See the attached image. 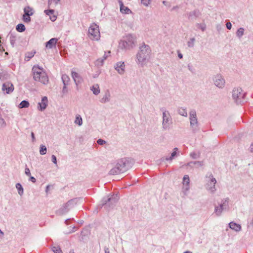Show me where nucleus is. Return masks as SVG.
<instances>
[{"mask_svg":"<svg viewBox=\"0 0 253 253\" xmlns=\"http://www.w3.org/2000/svg\"><path fill=\"white\" fill-rule=\"evenodd\" d=\"M151 56V47L149 45L143 43L139 47V50L136 54L135 61L139 66L143 67L150 62Z\"/></svg>","mask_w":253,"mask_h":253,"instance_id":"nucleus-1","label":"nucleus"},{"mask_svg":"<svg viewBox=\"0 0 253 253\" xmlns=\"http://www.w3.org/2000/svg\"><path fill=\"white\" fill-rule=\"evenodd\" d=\"M132 163L128 158H124L119 159L115 166L109 171L111 175H117L125 172L131 168Z\"/></svg>","mask_w":253,"mask_h":253,"instance_id":"nucleus-2","label":"nucleus"},{"mask_svg":"<svg viewBox=\"0 0 253 253\" xmlns=\"http://www.w3.org/2000/svg\"><path fill=\"white\" fill-rule=\"evenodd\" d=\"M33 79L35 81L39 82L43 84H47L49 82L48 77L42 68L35 65L32 68Z\"/></svg>","mask_w":253,"mask_h":253,"instance_id":"nucleus-3","label":"nucleus"},{"mask_svg":"<svg viewBox=\"0 0 253 253\" xmlns=\"http://www.w3.org/2000/svg\"><path fill=\"white\" fill-rule=\"evenodd\" d=\"M162 112V128L164 130H169L172 123V118L169 112L165 108L161 109Z\"/></svg>","mask_w":253,"mask_h":253,"instance_id":"nucleus-4","label":"nucleus"},{"mask_svg":"<svg viewBox=\"0 0 253 253\" xmlns=\"http://www.w3.org/2000/svg\"><path fill=\"white\" fill-rule=\"evenodd\" d=\"M78 201L79 199L77 198L69 200L56 211V214L58 215H62L66 214L77 204Z\"/></svg>","mask_w":253,"mask_h":253,"instance_id":"nucleus-5","label":"nucleus"},{"mask_svg":"<svg viewBox=\"0 0 253 253\" xmlns=\"http://www.w3.org/2000/svg\"><path fill=\"white\" fill-rule=\"evenodd\" d=\"M135 39L131 35H127L123 40L120 41L119 47L122 49H129L134 45Z\"/></svg>","mask_w":253,"mask_h":253,"instance_id":"nucleus-6","label":"nucleus"},{"mask_svg":"<svg viewBox=\"0 0 253 253\" xmlns=\"http://www.w3.org/2000/svg\"><path fill=\"white\" fill-rule=\"evenodd\" d=\"M206 189L211 194H213L216 191L215 185L216 183V180L213 177L211 173H208L206 176Z\"/></svg>","mask_w":253,"mask_h":253,"instance_id":"nucleus-7","label":"nucleus"},{"mask_svg":"<svg viewBox=\"0 0 253 253\" xmlns=\"http://www.w3.org/2000/svg\"><path fill=\"white\" fill-rule=\"evenodd\" d=\"M229 199L224 198L221 200L220 203L217 206H215L214 213L216 216H219L223 211L229 209Z\"/></svg>","mask_w":253,"mask_h":253,"instance_id":"nucleus-8","label":"nucleus"},{"mask_svg":"<svg viewBox=\"0 0 253 253\" xmlns=\"http://www.w3.org/2000/svg\"><path fill=\"white\" fill-rule=\"evenodd\" d=\"M119 199V197L117 194L113 195L107 198H104L102 202V205L104 206L105 209L109 210L114 207Z\"/></svg>","mask_w":253,"mask_h":253,"instance_id":"nucleus-9","label":"nucleus"},{"mask_svg":"<svg viewBox=\"0 0 253 253\" xmlns=\"http://www.w3.org/2000/svg\"><path fill=\"white\" fill-rule=\"evenodd\" d=\"M245 95V93L240 87L234 88L232 92V98L237 104L243 102Z\"/></svg>","mask_w":253,"mask_h":253,"instance_id":"nucleus-10","label":"nucleus"},{"mask_svg":"<svg viewBox=\"0 0 253 253\" xmlns=\"http://www.w3.org/2000/svg\"><path fill=\"white\" fill-rule=\"evenodd\" d=\"M88 36L91 40H99L100 34L98 26L95 23L92 24L88 29Z\"/></svg>","mask_w":253,"mask_h":253,"instance_id":"nucleus-11","label":"nucleus"},{"mask_svg":"<svg viewBox=\"0 0 253 253\" xmlns=\"http://www.w3.org/2000/svg\"><path fill=\"white\" fill-rule=\"evenodd\" d=\"M189 121L191 128L193 131H196L199 129V122L196 114V111L192 109L189 112Z\"/></svg>","mask_w":253,"mask_h":253,"instance_id":"nucleus-12","label":"nucleus"},{"mask_svg":"<svg viewBox=\"0 0 253 253\" xmlns=\"http://www.w3.org/2000/svg\"><path fill=\"white\" fill-rule=\"evenodd\" d=\"M214 85L219 88H223L225 85V81L221 75L217 74L213 77Z\"/></svg>","mask_w":253,"mask_h":253,"instance_id":"nucleus-13","label":"nucleus"},{"mask_svg":"<svg viewBox=\"0 0 253 253\" xmlns=\"http://www.w3.org/2000/svg\"><path fill=\"white\" fill-rule=\"evenodd\" d=\"M24 14L23 15L22 19L25 23H29L31 21L30 16L34 14V11L33 8L27 6L24 8Z\"/></svg>","mask_w":253,"mask_h":253,"instance_id":"nucleus-14","label":"nucleus"},{"mask_svg":"<svg viewBox=\"0 0 253 253\" xmlns=\"http://www.w3.org/2000/svg\"><path fill=\"white\" fill-rule=\"evenodd\" d=\"M13 90L14 86L12 83L7 82L3 84L2 90L4 93L9 94L11 93Z\"/></svg>","mask_w":253,"mask_h":253,"instance_id":"nucleus-15","label":"nucleus"},{"mask_svg":"<svg viewBox=\"0 0 253 253\" xmlns=\"http://www.w3.org/2000/svg\"><path fill=\"white\" fill-rule=\"evenodd\" d=\"M115 70L120 75H123L125 71V65L124 62H118L114 66Z\"/></svg>","mask_w":253,"mask_h":253,"instance_id":"nucleus-16","label":"nucleus"},{"mask_svg":"<svg viewBox=\"0 0 253 253\" xmlns=\"http://www.w3.org/2000/svg\"><path fill=\"white\" fill-rule=\"evenodd\" d=\"M48 105V99L46 96L42 98L41 102L38 103V108L39 110L42 111L44 110Z\"/></svg>","mask_w":253,"mask_h":253,"instance_id":"nucleus-17","label":"nucleus"},{"mask_svg":"<svg viewBox=\"0 0 253 253\" xmlns=\"http://www.w3.org/2000/svg\"><path fill=\"white\" fill-rule=\"evenodd\" d=\"M111 94L109 90H107L100 100L101 103H106L110 101Z\"/></svg>","mask_w":253,"mask_h":253,"instance_id":"nucleus-18","label":"nucleus"},{"mask_svg":"<svg viewBox=\"0 0 253 253\" xmlns=\"http://www.w3.org/2000/svg\"><path fill=\"white\" fill-rule=\"evenodd\" d=\"M71 75L77 85H78L79 84L81 83L82 78L77 73L74 71H72Z\"/></svg>","mask_w":253,"mask_h":253,"instance_id":"nucleus-19","label":"nucleus"},{"mask_svg":"<svg viewBox=\"0 0 253 253\" xmlns=\"http://www.w3.org/2000/svg\"><path fill=\"white\" fill-rule=\"evenodd\" d=\"M58 41V39L56 38H52L47 42H46V47L49 48H52L53 46H55Z\"/></svg>","mask_w":253,"mask_h":253,"instance_id":"nucleus-20","label":"nucleus"},{"mask_svg":"<svg viewBox=\"0 0 253 253\" xmlns=\"http://www.w3.org/2000/svg\"><path fill=\"white\" fill-rule=\"evenodd\" d=\"M229 225V227L231 229L235 231L236 232H239L241 230V226L240 224L235 223L234 222H230Z\"/></svg>","mask_w":253,"mask_h":253,"instance_id":"nucleus-21","label":"nucleus"},{"mask_svg":"<svg viewBox=\"0 0 253 253\" xmlns=\"http://www.w3.org/2000/svg\"><path fill=\"white\" fill-rule=\"evenodd\" d=\"M44 13L49 16L50 19L52 21H54L56 19V16L54 15V11L53 9L45 10Z\"/></svg>","mask_w":253,"mask_h":253,"instance_id":"nucleus-22","label":"nucleus"},{"mask_svg":"<svg viewBox=\"0 0 253 253\" xmlns=\"http://www.w3.org/2000/svg\"><path fill=\"white\" fill-rule=\"evenodd\" d=\"M90 90L93 92L95 95H98L100 92L99 86L98 84H95L90 87Z\"/></svg>","mask_w":253,"mask_h":253,"instance_id":"nucleus-23","label":"nucleus"},{"mask_svg":"<svg viewBox=\"0 0 253 253\" xmlns=\"http://www.w3.org/2000/svg\"><path fill=\"white\" fill-rule=\"evenodd\" d=\"M245 34V29L244 28L241 27L236 31V35L237 37L240 39Z\"/></svg>","mask_w":253,"mask_h":253,"instance_id":"nucleus-24","label":"nucleus"},{"mask_svg":"<svg viewBox=\"0 0 253 253\" xmlns=\"http://www.w3.org/2000/svg\"><path fill=\"white\" fill-rule=\"evenodd\" d=\"M75 124L76 125H79V126H81L83 124V120L82 118L80 115H77L76 116V119L74 122Z\"/></svg>","mask_w":253,"mask_h":253,"instance_id":"nucleus-25","label":"nucleus"},{"mask_svg":"<svg viewBox=\"0 0 253 253\" xmlns=\"http://www.w3.org/2000/svg\"><path fill=\"white\" fill-rule=\"evenodd\" d=\"M178 113L183 117H186L187 116V112L186 108H180L178 110Z\"/></svg>","mask_w":253,"mask_h":253,"instance_id":"nucleus-26","label":"nucleus"},{"mask_svg":"<svg viewBox=\"0 0 253 253\" xmlns=\"http://www.w3.org/2000/svg\"><path fill=\"white\" fill-rule=\"evenodd\" d=\"M173 152L171 153V156L169 157H166L165 160L167 161H171L173 159L174 157L176 155V151L178 150L177 148H174Z\"/></svg>","mask_w":253,"mask_h":253,"instance_id":"nucleus-27","label":"nucleus"},{"mask_svg":"<svg viewBox=\"0 0 253 253\" xmlns=\"http://www.w3.org/2000/svg\"><path fill=\"white\" fill-rule=\"evenodd\" d=\"M62 80L64 85H67L70 81V78L68 75L64 74L62 76Z\"/></svg>","mask_w":253,"mask_h":253,"instance_id":"nucleus-28","label":"nucleus"},{"mask_svg":"<svg viewBox=\"0 0 253 253\" xmlns=\"http://www.w3.org/2000/svg\"><path fill=\"white\" fill-rule=\"evenodd\" d=\"M189 189H190V185H183V187L182 188V192L184 196H186L187 195Z\"/></svg>","mask_w":253,"mask_h":253,"instance_id":"nucleus-29","label":"nucleus"},{"mask_svg":"<svg viewBox=\"0 0 253 253\" xmlns=\"http://www.w3.org/2000/svg\"><path fill=\"white\" fill-rule=\"evenodd\" d=\"M191 164H194L195 167L196 168H199L200 167H202L204 165V162L203 161H194V162H189V165Z\"/></svg>","mask_w":253,"mask_h":253,"instance_id":"nucleus-30","label":"nucleus"},{"mask_svg":"<svg viewBox=\"0 0 253 253\" xmlns=\"http://www.w3.org/2000/svg\"><path fill=\"white\" fill-rule=\"evenodd\" d=\"M120 11L123 13H128V12H130V9L126 7L123 5V4L122 3L120 5Z\"/></svg>","mask_w":253,"mask_h":253,"instance_id":"nucleus-31","label":"nucleus"},{"mask_svg":"<svg viewBox=\"0 0 253 253\" xmlns=\"http://www.w3.org/2000/svg\"><path fill=\"white\" fill-rule=\"evenodd\" d=\"M104 59L102 57L98 58L95 62V65L97 67H101L104 64Z\"/></svg>","mask_w":253,"mask_h":253,"instance_id":"nucleus-32","label":"nucleus"},{"mask_svg":"<svg viewBox=\"0 0 253 253\" xmlns=\"http://www.w3.org/2000/svg\"><path fill=\"white\" fill-rule=\"evenodd\" d=\"M29 103L26 100L22 101L19 105V108H27L29 106Z\"/></svg>","mask_w":253,"mask_h":253,"instance_id":"nucleus-33","label":"nucleus"},{"mask_svg":"<svg viewBox=\"0 0 253 253\" xmlns=\"http://www.w3.org/2000/svg\"><path fill=\"white\" fill-rule=\"evenodd\" d=\"M16 188L18 190V194L20 195H22L23 194L24 190L22 185L20 183H17L16 184Z\"/></svg>","mask_w":253,"mask_h":253,"instance_id":"nucleus-34","label":"nucleus"},{"mask_svg":"<svg viewBox=\"0 0 253 253\" xmlns=\"http://www.w3.org/2000/svg\"><path fill=\"white\" fill-rule=\"evenodd\" d=\"M16 30L19 32H24L25 30V26L23 24H19L16 26Z\"/></svg>","mask_w":253,"mask_h":253,"instance_id":"nucleus-35","label":"nucleus"},{"mask_svg":"<svg viewBox=\"0 0 253 253\" xmlns=\"http://www.w3.org/2000/svg\"><path fill=\"white\" fill-rule=\"evenodd\" d=\"M190 179L188 175H185L183 178V185H189Z\"/></svg>","mask_w":253,"mask_h":253,"instance_id":"nucleus-36","label":"nucleus"},{"mask_svg":"<svg viewBox=\"0 0 253 253\" xmlns=\"http://www.w3.org/2000/svg\"><path fill=\"white\" fill-rule=\"evenodd\" d=\"M47 149L46 147L43 145L40 146V153L41 155H45L46 153Z\"/></svg>","mask_w":253,"mask_h":253,"instance_id":"nucleus-37","label":"nucleus"},{"mask_svg":"<svg viewBox=\"0 0 253 253\" xmlns=\"http://www.w3.org/2000/svg\"><path fill=\"white\" fill-rule=\"evenodd\" d=\"M52 251L54 253H63L61 248L59 246H53L52 247Z\"/></svg>","mask_w":253,"mask_h":253,"instance_id":"nucleus-38","label":"nucleus"},{"mask_svg":"<svg viewBox=\"0 0 253 253\" xmlns=\"http://www.w3.org/2000/svg\"><path fill=\"white\" fill-rule=\"evenodd\" d=\"M195 39L194 38H190L187 42V45L189 47H193L194 46Z\"/></svg>","mask_w":253,"mask_h":253,"instance_id":"nucleus-39","label":"nucleus"},{"mask_svg":"<svg viewBox=\"0 0 253 253\" xmlns=\"http://www.w3.org/2000/svg\"><path fill=\"white\" fill-rule=\"evenodd\" d=\"M190 156L192 159H197L200 157V154L199 153L193 152L190 154Z\"/></svg>","mask_w":253,"mask_h":253,"instance_id":"nucleus-40","label":"nucleus"},{"mask_svg":"<svg viewBox=\"0 0 253 253\" xmlns=\"http://www.w3.org/2000/svg\"><path fill=\"white\" fill-rule=\"evenodd\" d=\"M196 26L198 28L200 29L202 31H205L206 29V25L205 23H198L196 24Z\"/></svg>","mask_w":253,"mask_h":253,"instance_id":"nucleus-41","label":"nucleus"},{"mask_svg":"<svg viewBox=\"0 0 253 253\" xmlns=\"http://www.w3.org/2000/svg\"><path fill=\"white\" fill-rule=\"evenodd\" d=\"M16 42V38L14 36H11L10 37V42L11 45L14 47Z\"/></svg>","mask_w":253,"mask_h":253,"instance_id":"nucleus-42","label":"nucleus"},{"mask_svg":"<svg viewBox=\"0 0 253 253\" xmlns=\"http://www.w3.org/2000/svg\"><path fill=\"white\" fill-rule=\"evenodd\" d=\"M6 126L5 121L3 118H0V127H4Z\"/></svg>","mask_w":253,"mask_h":253,"instance_id":"nucleus-43","label":"nucleus"},{"mask_svg":"<svg viewBox=\"0 0 253 253\" xmlns=\"http://www.w3.org/2000/svg\"><path fill=\"white\" fill-rule=\"evenodd\" d=\"M141 3L145 6H148L150 3V0H141Z\"/></svg>","mask_w":253,"mask_h":253,"instance_id":"nucleus-44","label":"nucleus"},{"mask_svg":"<svg viewBox=\"0 0 253 253\" xmlns=\"http://www.w3.org/2000/svg\"><path fill=\"white\" fill-rule=\"evenodd\" d=\"M35 51H32L31 52H29L26 54V56L27 58H31L32 57L34 56V54H35Z\"/></svg>","mask_w":253,"mask_h":253,"instance_id":"nucleus-45","label":"nucleus"},{"mask_svg":"<svg viewBox=\"0 0 253 253\" xmlns=\"http://www.w3.org/2000/svg\"><path fill=\"white\" fill-rule=\"evenodd\" d=\"M25 173L28 176H30V175H31V172H30V169L27 167L25 168Z\"/></svg>","mask_w":253,"mask_h":253,"instance_id":"nucleus-46","label":"nucleus"},{"mask_svg":"<svg viewBox=\"0 0 253 253\" xmlns=\"http://www.w3.org/2000/svg\"><path fill=\"white\" fill-rule=\"evenodd\" d=\"M97 143L99 145H102L106 143V141H104L103 139H99L97 140Z\"/></svg>","mask_w":253,"mask_h":253,"instance_id":"nucleus-47","label":"nucleus"},{"mask_svg":"<svg viewBox=\"0 0 253 253\" xmlns=\"http://www.w3.org/2000/svg\"><path fill=\"white\" fill-rule=\"evenodd\" d=\"M51 161L55 165H57V160L56 157L55 155H52L51 156Z\"/></svg>","mask_w":253,"mask_h":253,"instance_id":"nucleus-48","label":"nucleus"},{"mask_svg":"<svg viewBox=\"0 0 253 253\" xmlns=\"http://www.w3.org/2000/svg\"><path fill=\"white\" fill-rule=\"evenodd\" d=\"M60 0H49L48 4H51L52 3H54L55 5H56Z\"/></svg>","mask_w":253,"mask_h":253,"instance_id":"nucleus-49","label":"nucleus"},{"mask_svg":"<svg viewBox=\"0 0 253 253\" xmlns=\"http://www.w3.org/2000/svg\"><path fill=\"white\" fill-rule=\"evenodd\" d=\"M67 85H64V86L63 87V89H62V93L63 94H66L68 92V90H67V87H66Z\"/></svg>","mask_w":253,"mask_h":253,"instance_id":"nucleus-50","label":"nucleus"},{"mask_svg":"<svg viewBox=\"0 0 253 253\" xmlns=\"http://www.w3.org/2000/svg\"><path fill=\"white\" fill-rule=\"evenodd\" d=\"M226 27L228 30H230L232 28V24L230 22H228L226 23Z\"/></svg>","mask_w":253,"mask_h":253,"instance_id":"nucleus-51","label":"nucleus"},{"mask_svg":"<svg viewBox=\"0 0 253 253\" xmlns=\"http://www.w3.org/2000/svg\"><path fill=\"white\" fill-rule=\"evenodd\" d=\"M110 53V51H108L107 53L106 52H105L104 56L102 57L104 60H105L107 59Z\"/></svg>","mask_w":253,"mask_h":253,"instance_id":"nucleus-52","label":"nucleus"},{"mask_svg":"<svg viewBox=\"0 0 253 253\" xmlns=\"http://www.w3.org/2000/svg\"><path fill=\"white\" fill-rule=\"evenodd\" d=\"M29 177H30L29 180L31 181L33 183L36 182V179L34 177L32 176L31 175H30V176H29Z\"/></svg>","mask_w":253,"mask_h":253,"instance_id":"nucleus-53","label":"nucleus"},{"mask_svg":"<svg viewBox=\"0 0 253 253\" xmlns=\"http://www.w3.org/2000/svg\"><path fill=\"white\" fill-rule=\"evenodd\" d=\"M163 3L165 5H166V6H167L168 7H170V4L169 2L167 1H165V0L163 1Z\"/></svg>","mask_w":253,"mask_h":253,"instance_id":"nucleus-54","label":"nucleus"},{"mask_svg":"<svg viewBox=\"0 0 253 253\" xmlns=\"http://www.w3.org/2000/svg\"><path fill=\"white\" fill-rule=\"evenodd\" d=\"M217 30L219 32L222 29V26L220 24H218L216 26Z\"/></svg>","mask_w":253,"mask_h":253,"instance_id":"nucleus-55","label":"nucleus"},{"mask_svg":"<svg viewBox=\"0 0 253 253\" xmlns=\"http://www.w3.org/2000/svg\"><path fill=\"white\" fill-rule=\"evenodd\" d=\"M75 229H76V227H75V226L73 227V229H72L71 231H69V232H67V234H70V233H73V232H75Z\"/></svg>","mask_w":253,"mask_h":253,"instance_id":"nucleus-56","label":"nucleus"},{"mask_svg":"<svg viewBox=\"0 0 253 253\" xmlns=\"http://www.w3.org/2000/svg\"><path fill=\"white\" fill-rule=\"evenodd\" d=\"M31 136H32V141L34 142L35 140V137L34 133L33 132L31 133Z\"/></svg>","mask_w":253,"mask_h":253,"instance_id":"nucleus-57","label":"nucleus"},{"mask_svg":"<svg viewBox=\"0 0 253 253\" xmlns=\"http://www.w3.org/2000/svg\"><path fill=\"white\" fill-rule=\"evenodd\" d=\"M189 163H187L186 164V166H188V167H191V168H193L195 166L194 164H191V165H189Z\"/></svg>","mask_w":253,"mask_h":253,"instance_id":"nucleus-58","label":"nucleus"},{"mask_svg":"<svg viewBox=\"0 0 253 253\" xmlns=\"http://www.w3.org/2000/svg\"><path fill=\"white\" fill-rule=\"evenodd\" d=\"M250 151L251 152H253V142H252L250 146Z\"/></svg>","mask_w":253,"mask_h":253,"instance_id":"nucleus-59","label":"nucleus"},{"mask_svg":"<svg viewBox=\"0 0 253 253\" xmlns=\"http://www.w3.org/2000/svg\"><path fill=\"white\" fill-rule=\"evenodd\" d=\"M104 251H105V253H110L109 248H105Z\"/></svg>","mask_w":253,"mask_h":253,"instance_id":"nucleus-60","label":"nucleus"},{"mask_svg":"<svg viewBox=\"0 0 253 253\" xmlns=\"http://www.w3.org/2000/svg\"><path fill=\"white\" fill-rule=\"evenodd\" d=\"M178 57H179L180 59H181V58H182V57H183V55H182V54L181 53H178Z\"/></svg>","mask_w":253,"mask_h":253,"instance_id":"nucleus-61","label":"nucleus"},{"mask_svg":"<svg viewBox=\"0 0 253 253\" xmlns=\"http://www.w3.org/2000/svg\"><path fill=\"white\" fill-rule=\"evenodd\" d=\"M71 219V218H68V219H67L65 221V223L66 225H68L69 224V221Z\"/></svg>","mask_w":253,"mask_h":253,"instance_id":"nucleus-62","label":"nucleus"},{"mask_svg":"<svg viewBox=\"0 0 253 253\" xmlns=\"http://www.w3.org/2000/svg\"><path fill=\"white\" fill-rule=\"evenodd\" d=\"M178 8V6H174V7H172V8L171 10H175V9H177V8Z\"/></svg>","mask_w":253,"mask_h":253,"instance_id":"nucleus-63","label":"nucleus"},{"mask_svg":"<svg viewBox=\"0 0 253 253\" xmlns=\"http://www.w3.org/2000/svg\"><path fill=\"white\" fill-rule=\"evenodd\" d=\"M183 253H193L191 251H187L184 252Z\"/></svg>","mask_w":253,"mask_h":253,"instance_id":"nucleus-64","label":"nucleus"}]
</instances>
